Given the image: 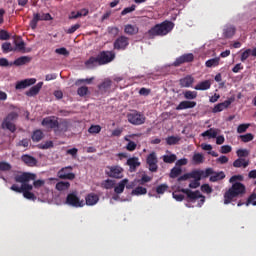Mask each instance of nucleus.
<instances>
[{"mask_svg": "<svg viewBox=\"0 0 256 256\" xmlns=\"http://www.w3.org/2000/svg\"><path fill=\"white\" fill-rule=\"evenodd\" d=\"M19 117V114L17 112H11L9 113L3 120L1 128L7 129L11 133H15L17 131V127L14 125L15 119Z\"/></svg>", "mask_w": 256, "mask_h": 256, "instance_id": "20e7f679", "label": "nucleus"}, {"mask_svg": "<svg viewBox=\"0 0 256 256\" xmlns=\"http://www.w3.org/2000/svg\"><path fill=\"white\" fill-rule=\"evenodd\" d=\"M194 82H195V78L189 75L179 80L180 87H186V88L191 87V85H193Z\"/></svg>", "mask_w": 256, "mask_h": 256, "instance_id": "bb28decb", "label": "nucleus"}, {"mask_svg": "<svg viewBox=\"0 0 256 256\" xmlns=\"http://www.w3.org/2000/svg\"><path fill=\"white\" fill-rule=\"evenodd\" d=\"M197 107V102L195 101H182L176 107V111H183L184 109H193Z\"/></svg>", "mask_w": 256, "mask_h": 256, "instance_id": "6ab92c4d", "label": "nucleus"}, {"mask_svg": "<svg viewBox=\"0 0 256 256\" xmlns=\"http://www.w3.org/2000/svg\"><path fill=\"white\" fill-rule=\"evenodd\" d=\"M129 47V38L127 36H120L114 42V49L117 51H125Z\"/></svg>", "mask_w": 256, "mask_h": 256, "instance_id": "2eb2a0df", "label": "nucleus"}, {"mask_svg": "<svg viewBox=\"0 0 256 256\" xmlns=\"http://www.w3.org/2000/svg\"><path fill=\"white\" fill-rule=\"evenodd\" d=\"M88 133H91V135H96L97 133H101V127L99 125H92L88 129Z\"/></svg>", "mask_w": 256, "mask_h": 256, "instance_id": "3c124183", "label": "nucleus"}, {"mask_svg": "<svg viewBox=\"0 0 256 256\" xmlns=\"http://www.w3.org/2000/svg\"><path fill=\"white\" fill-rule=\"evenodd\" d=\"M167 189H169V186L167 184H161L158 187H156V193L158 195H163V193H165Z\"/></svg>", "mask_w": 256, "mask_h": 256, "instance_id": "603ef678", "label": "nucleus"}, {"mask_svg": "<svg viewBox=\"0 0 256 256\" xmlns=\"http://www.w3.org/2000/svg\"><path fill=\"white\" fill-rule=\"evenodd\" d=\"M86 69H95V67H99V56H91L88 60L84 63Z\"/></svg>", "mask_w": 256, "mask_h": 256, "instance_id": "4be33fe9", "label": "nucleus"}, {"mask_svg": "<svg viewBox=\"0 0 256 256\" xmlns=\"http://www.w3.org/2000/svg\"><path fill=\"white\" fill-rule=\"evenodd\" d=\"M2 51H3V53H10L11 51H13V47L11 46V43L4 42L2 44Z\"/></svg>", "mask_w": 256, "mask_h": 256, "instance_id": "5fc2aeb1", "label": "nucleus"}, {"mask_svg": "<svg viewBox=\"0 0 256 256\" xmlns=\"http://www.w3.org/2000/svg\"><path fill=\"white\" fill-rule=\"evenodd\" d=\"M39 21H53V17L49 13H34L33 18L30 21V28L35 31L37 29V24Z\"/></svg>", "mask_w": 256, "mask_h": 256, "instance_id": "423d86ee", "label": "nucleus"}, {"mask_svg": "<svg viewBox=\"0 0 256 256\" xmlns=\"http://www.w3.org/2000/svg\"><path fill=\"white\" fill-rule=\"evenodd\" d=\"M139 95H142L143 97H149V95H151V89L143 87L139 90Z\"/></svg>", "mask_w": 256, "mask_h": 256, "instance_id": "e2e57ef3", "label": "nucleus"}, {"mask_svg": "<svg viewBox=\"0 0 256 256\" xmlns=\"http://www.w3.org/2000/svg\"><path fill=\"white\" fill-rule=\"evenodd\" d=\"M235 31H236V29L234 26H227L223 30V35L226 39H231V37H233V35H235Z\"/></svg>", "mask_w": 256, "mask_h": 256, "instance_id": "473e14b6", "label": "nucleus"}, {"mask_svg": "<svg viewBox=\"0 0 256 256\" xmlns=\"http://www.w3.org/2000/svg\"><path fill=\"white\" fill-rule=\"evenodd\" d=\"M67 131H69V122L65 119L58 121L54 133L57 135L58 133H67Z\"/></svg>", "mask_w": 256, "mask_h": 256, "instance_id": "a211bd4d", "label": "nucleus"}, {"mask_svg": "<svg viewBox=\"0 0 256 256\" xmlns=\"http://www.w3.org/2000/svg\"><path fill=\"white\" fill-rule=\"evenodd\" d=\"M180 192H181V190L180 191H174L172 193L173 199H175L176 201H183V199H185V195L180 194Z\"/></svg>", "mask_w": 256, "mask_h": 256, "instance_id": "13d9d810", "label": "nucleus"}, {"mask_svg": "<svg viewBox=\"0 0 256 256\" xmlns=\"http://www.w3.org/2000/svg\"><path fill=\"white\" fill-rule=\"evenodd\" d=\"M86 205L93 206L99 203V195L90 193L85 197Z\"/></svg>", "mask_w": 256, "mask_h": 256, "instance_id": "a878e982", "label": "nucleus"}, {"mask_svg": "<svg viewBox=\"0 0 256 256\" xmlns=\"http://www.w3.org/2000/svg\"><path fill=\"white\" fill-rule=\"evenodd\" d=\"M77 95L79 97H85L86 95H89V88L87 86H81L77 90Z\"/></svg>", "mask_w": 256, "mask_h": 256, "instance_id": "79ce46f5", "label": "nucleus"}, {"mask_svg": "<svg viewBox=\"0 0 256 256\" xmlns=\"http://www.w3.org/2000/svg\"><path fill=\"white\" fill-rule=\"evenodd\" d=\"M71 187V183L65 182V181H60L56 183V189L57 191H67Z\"/></svg>", "mask_w": 256, "mask_h": 256, "instance_id": "72a5a7b5", "label": "nucleus"}, {"mask_svg": "<svg viewBox=\"0 0 256 256\" xmlns=\"http://www.w3.org/2000/svg\"><path fill=\"white\" fill-rule=\"evenodd\" d=\"M163 161H164V163H175L177 161V155H175V154L164 155Z\"/></svg>", "mask_w": 256, "mask_h": 256, "instance_id": "a19ab883", "label": "nucleus"}, {"mask_svg": "<svg viewBox=\"0 0 256 256\" xmlns=\"http://www.w3.org/2000/svg\"><path fill=\"white\" fill-rule=\"evenodd\" d=\"M73 171V166H66L58 171L57 177L59 179H68L69 181H73L75 179V173Z\"/></svg>", "mask_w": 256, "mask_h": 256, "instance_id": "9b49d317", "label": "nucleus"}, {"mask_svg": "<svg viewBox=\"0 0 256 256\" xmlns=\"http://www.w3.org/2000/svg\"><path fill=\"white\" fill-rule=\"evenodd\" d=\"M43 87V82L37 83L35 86H32L29 91L26 92L27 97H35V95H39Z\"/></svg>", "mask_w": 256, "mask_h": 256, "instance_id": "b1692460", "label": "nucleus"}, {"mask_svg": "<svg viewBox=\"0 0 256 256\" xmlns=\"http://www.w3.org/2000/svg\"><path fill=\"white\" fill-rule=\"evenodd\" d=\"M247 192V188L241 182L232 183V186L224 193V205H229L233 199L243 197Z\"/></svg>", "mask_w": 256, "mask_h": 256, "instance_id": "7ed1b4c3", "label": "nucleus"}, {"mask_svg": "<svg viewBox=\"0 0 256 256\" xmlns=\"http://www.w3.org/2000/svg\"><path fill=\"white\" fill-rule=\"evenodd\" d=\"M106 175L112 179H123V167L119 165L107 166Z\"/></svg>", "mask_w": 256, "mask_h": 256, "instance_id": "6e6552de", "label": "nucleus"}, {"mask_svg": "<svg viewBox=\"0 0 256 256\" xmlns=\"http://www.w3.org/2000/svg\"><path fill=\"white\" fill-rule=\"evenodd\" d=\"M99 65H107L115 60L113 51H101L98 55Z\"/></svg>", "mask_w": 256, "mask_h": 256, "instance_id": "0eeeda50", "label": "nucleus"}, {"mask_svg": "<svg viewBox=\"0 0 256 256\" xmlns=\"http://www.w3.org/2000/svg\"><path fill=\"white\" fill-rule=\"evenodd\" d=\"M194 89L196 91H207V89H211V82L209 80L202 81L198 83Z\"/></svg>", "mask_w": 256, "mask_h": 256, "instance_id": "cd10ccee", "label": "nucleus"}, {"mask_svg": "<svg viewBox=\"0 0 256 256\" xmlns=\"http://www.w3.org/2000/svg\"><path fill=\"white\" fill-rule=\"evenodd\" d=\"M37 179V174L31 172H22L20 174H16L14 176V181L16 183H21V186L17 184H13L10 189L15 193H23V197L25 199H29L30 201H35L37 196L33 194V185L29 184L30 181H35Z\"/></svg>", "mask_w": 256, "mask_h": 256, "instance_id": "f257e3e1", "label": "nucleus"}, {"mask_svg": "<svg viewBox=\"0 0 256 256\" xmlns=\"http://www.w3.org/2000/svg\"><path fill=\"white\" fill-rule=\"evenodd\" d=\"M255 200H256V193L254 192L248 197V199L246 201V206L249 207V205H253L254 207H256Z\"/></svg>", "mask_w": 256, "mask_h": 256, "instance_id": "49530a36", "label": "nucleus"}, {"mask_svg": "<svg viewBox=\"0 0 256 256\" xmlns=\"http://www.w3.org/2000/svg\"><path fill=\"white\" fill-rule=\"evenodd\" d=\"M237 181H243V175H234L229 179V183H237Z\"/></svg>", "mask_w": 256, "mask_h": 256, "instance_id": "774afa93", "label": "nucleus"}, {"mask_svg": "<svg viewBox=\"0 0 256 256\" xmlns=\"http://www.w3.org/2000/svg\"><path fill=\"white\" fill-rule=\"evenodd\" d=\"M237 157H248L249 156V151L247 149H239L236 152Z\"/></svg>", "mask_w": 256, "mask_h": 256, "instance_id": "0e129e2a", "label": "nucleus"}, {"mask_svg": "<svg viewBox=\"0 0 256 256\" xmlns=\"http://www.w3.org/2000/svg\"><path fill=\"white\" fill-rule=\"evenodd\" d=\"M131 195H147V188L138 186L135 189L132 190Z\"/></svg>", "mask_w": 256, "mask_h": 256, "instance_id": "e433bc0d", "label": "nucleus"}, {"mask_svg": "<svg viewBox=\"0 0 256 256\" xmlns=\"http://www.w3.org/2000/svg\"><path fill=\"white\" fill-rule=\"evenodd\" d=\"M202 193H207L208 195L213 193V188L209 184H203L201 186Z\"/></svg>", "mask_w": 256, "mask_h": 256, "instance_id": "bf43d9fd", "label": "nucleus"}, {"mask_svg": "<svg viewBox=\"0 0 256 256\" xmlns=\"http://www.w3.org/2000/svg\"><path fill=\"white\" fill-rule=\"evenodd\" d=\"M192 161L195 165H201L205 161V157L201 153H196L193 155Z\"/></svg>", "mask_w": 256, "mask_h": 256, "instance_id": "c9c22d12", "label": "nucleus"}, {"mask_svg": "<svg viewBox=\"0 0 256 256\" xmlns=\"http://www.w3.org/2000/svg\"><path fill=\"white\" fill-rule=\"evenodd\" d=\"M251 55V49H246L242 54H241V61L245 62L247 59H249V56Z\"/></svg>", "mask_w": 256, "mask_h": 256, "instance_id": "69168bd1", "label": "nucleus"}, {"mask_svg": "<svg viewBox=\"0 0 256 256\" xmlns=\"http://www.w3.org/2000/svg\"><path fill=\"white\" fill-rule=\"evenodd\" d=\"M184 97L188 100L197 99V92L196 91H190L187 90L183 93Z\"/></svg>", "mask_w": 256, "mask_h": 256, "instance_id": "37998d69", "label": "nucleus"}, {"mask_svg": "<svg viewBox=\"0 0 256 256\" xmlns=\"http://www.w3.org/2000/svg\"><path fill=\"white\" fill-rule=\"evenodd\" d=\"M151 177L148 175H142L141 179L137 180L139 185H144L145 183H149L151 181Z\"/></svg>", "mask_w": 256, "mask_h": 256, "instance_id": "4d7b16f0", "label": "nucleus"}, {"mask_svg": "<svg viewBox=\"0 0 256 256\" xmlns=\"http://www.w3.org/2000/svg\"><path fill=\"white\" fill-rule=\"evenodd\" d=\"M135 9H137V6L135 4H132L131 7L124 8L121 12V15L125 16L129 13H133V11H135Z\"/></svg>", "mask_w": 256, "mask_h": 256, "instance_id": "864d4df0", "label": "nucleus"}, {"mask_svg": "<svg viewBox=\"0 0 256 256\" xmlns=\"http://www.w3.org/2000/svg\"><path fill=\"white\" fill-rule=\"evenodd\" d=\"M180 191H181V193H184L186 195V199L190 203H195V201H197V199H200L201 205H203V203H205V196H203L201 194V192H199V190H196L193 192L191 189L182 188Z\"/></svg>", "mask_w": 256, "mask_h": 256, "instance_id": "39448f33", "label": "nucleus"}, {"mask_svg": "<svg viewBox=\"0 0 256 256\" xmlns=\"http://www.w3.org/2000/svg\"><path fill=\"white\" fill-rule=\"evenodd\" d=\"M111 85H113V81H111L109 78H106L100 85H98V89L101 93H107L108 90L111 89Z\"/></svg>", "mask_w": 256, "mask_h": 256, "instance_id": "393cba45", "label": "nucleus"}, {"mask_svg": "<svg viewBox=\"0 0 256 256\" xmlns=\"http://www.w3.org/2000/svg\"><path fill=\"white\" fill-rule=\"evenodd\" d=\"M55 53H57L58 55H64L65 57H67L69 55V51L65 47L57 48L55 50Z\"/></svg>", "mask_w": 256, "mask_h": 256, "instance_id": "680f3d73", "label": "nucleus"}, {"mask_svg": "<svg viewBox=\"0 0 256 256\" xmlns=\"http://www.w3.org/2000/svg\"><path fill=\"white\" fill-rule=\"evenodd\" d=\"M81 28V24H75L72 25L68 30H66V33L68 35H73V33H75V31H77V29Z\"/></svg>", "mask_w": 256, "mask_h": 256, "instance_id": "052dcab7", "label": "nucleus"}, {"mask_svg": "<svg viewBox=\"0 0 256 256\" xmlns=\"http://www.w3.org/2000/svg\"><path fill=\"white\" fill-rule=\"evenodd\" d=\"M35 83H37V79L35 78L21 80L16 83L15 89L17 90L27 89V87H31V85H35Z\"/></svg>", "mask_w": 256, "mask_h": 256, "instance_id": "dca6fc26", "label": "nucleus"}, {"mask_svg": "<svg viewBox=\"0 0 256 256\" xmlns=\"http://www.w3.org/2000/svg\"><path fill=\"white\" fill-rule=\"evenodd\" d=\"M146 163L151 173H157L159 169V166L157 165L159 163V160L157 159V153L155 152L150 153L146 158Z\"/></svg>", "mask_w": 256, "mask_h": 256, "instance_id": "1a4fd4ad", "label": "nucleus"}, {"mask_svg": "<svg viewBox=\"0 0 256 256\" xmlns=\"http://www.w3.org/2000/svg\"><path fill=\"white\" fill-rule=\"evenodd\" d=\"M127 119L132 125H143L145 123V116L137 111L127 114Z\"/></svg>", "mask_w": 256, "mask_h": 256, "instance_id": "9d476101", "label": "nucleus"}, {"mask_svg": "<svg viewBox=\"0 0 256 256\" xmlns=\"http://www.w3.org/2000/svg\"><path fill=\"white\" fill-rule=\"evenodd\" d=\"M218 133L216 130L209 129L202 133V137H209L210 139H216Z\"/></svg>", "mask_w": 256, "mask_h": 256, "instance_id": "ea45409f", "label": "nucleus"}, {"mask_svg": "<svg viewBox=\"0 0 256 256\" xmlns=\"http://www.w3.org/2000/svg\"><path fill=\"white\" fill-rule=\"evenodd\" d=\"M127 183H129V180L123 179L117 186H115L114 192L117 195H121V193H123V191H125V185H127Z\"/></svg>", "mask_w": 256, "mask_h": 256, "instance_id": "2f4dec72", "label": "nucleus"}, {"mask_svg": "<svg viewBox=\"0 0 256 256\" xmlns=\"http://www.w3.org/2000/svg\"><path fill=\"white\" fill-rule=\"evenodd\" d=\"M124 32L126 33V35H137V33H139V28L137 26L127 24L124 27Z\"/></svg>", "mask_w": 256, "mask_h": 256, "instance_id": "7c9ffc66", "label": "nucleus"}, {"mask_svg": "<svg viewBox=\"0 0 256 256\" xmlns=\"http://www.w3.org/2000/svg\"><path fill=\"white\" fill-rule=\"evenodd\" d=\"M190 179H194L195 181H200L201 177H203V171L201 170H193L189 173Z\"/></svg>", "mask_w": 256, "mask_h": 256, "instance_id": "4c0bfd02", "label": "nucleus"}, {"mask_svg": "<svg viewBox=\"0 0 256 256\" xmlns=\"http://www.w3.org/2000/svg\"><path fill=\"white\" fill-rule=\"evenodd\" d=\"M31 139L34 143H39V141H41V139H43V131L41 130H35L32 133Z\"/></svg>", "mask_w": 256, "mask_h": 256, "instance_id": "f704fd0d", "label": "nucleus"}, {"mask_svg": "<svg viewBox=\"0 0 256 256\" xmlns=\"http://www.w3.org/2000/svg\"><path fill=\"white\" fill-rule=\"evenodd\" d=\"M219 58H212L206 61L205 65L206 67H217L219 65Z\"/></svg>", "mask_w": 256, "mask_h": 256, "instance_id": "a18cd8bd", "label": "nucleus"}, {"mask_svg": "<svg viewBox=\"0 0 256 256\" xmlns=\"http://www.w3.org/2000/svg\"><path fill=\"white\" fill-rule=\"evenodd\" d=\"M31 57L29 56H22L17 58L15 61L10 63V67H13L15 65L16 67H21V65H27V63H31Z\"/></svg>", "mask_w": 256, "mask_h": 256, "instance_id": "412c9836", "label": "nucleus"}, {"mask_svg": "<svg viewBox=\"0 0 256 256\" xmlns=\"http://www.w3.org/2000/svg\"><path fill=\"white\" fill-rule=\"evenodd\" d=\"M102 186L104 189H113V187H115V181L107 179L102 183Z\"/></svg>", "mask_w": 256, "mask_h": 256, "instance_id": "09e8293b", "label": "nucleus"}, {"mask_svg": "<svg viewBox=\"0 0 256 256\" xmlns=\"http://www.w3.org/2000/svg\"><path fill=\"white\" fill-rule=\"evenodd\" d=\"M179 141H180V138L176 136H170L166 138L167 145H177Z\"/></svg>", "mask_w": 256, "mask_h": 256, "instance_id": "de8ad7c7", "label": "nucleus"}, {"mask_svg": "<svg viewBox=\"0 0 256 256\" xmlns=\"http://www.w3.org/2000/svg\"><path fill=\"white\" fill-rule=\"evenodd\" d=\"M233 167H243L244 169H247V167H249V160H246L245 158H238L233 162Z\"/></svg>", "mask_w": 256, "mask_h": 256, "instance_id": "c85d7f7f", "label": "nucleus"}, {"mask_svg": "<svg viewBox=\"0 0 256 256\" xmlns=\"http://www.w3.org/2000/svg\"><path fill=\"white\" fill-rule=\"evenodd\" d=\"M21 161L28 167H35L37 165V158L29 155V154H24L21 156Z\"/></svg>", "mask_w": 256, "mask_h": 256, "instance_id": "aec40b11", "label": "nucleus"}, {"mask_svg": "<svg viewBox=\"0 0 256 256\" xmlns=\"http://www.w3.org/2000/svg\"><path fill=\"white\" fill-rule=\"evenodd\" d=\"M225 179V172H214L212 176H210L209 181L211 183H217V181H223Z\"/></svg>", "mask_w": 256, "mask_h": 256, "instance_id": "c756f323", "label": "nucleus"}, {"mask_svg": "<svg viewBox=\"0 0 256 256\" xmlns=\"http://www.w3.org/2000/svg\"><path fill=\"white\" fill-rule=\"evenodd\" d=\"M126 165H128L130 173H135L137 167H141V162L138 157H132L127 160Z\"/></svg>", "mask_w": 256, "mask_h": 256, "instance_id": "f3484780", "label": "nucleus"}, {"mask_svg": "<svg viewBox=\"0 0 256 256\" xmlns=\"http://www.w3.org/2000/svg\"><path fill=\"white\" fill-rule=\"evenodd\" d=\"M247 129H249V124H240L237 127V133H245V131H247Z\"/></svg>", "mask_w": 256, "mask_h": 256, "instance_id": "338daca9", "label": "nucleus"}, {"mask_svg": "<svg viewBox=\"0 0 256 256\" xmlns=\"http://www.w3.org/2000/svg\"><path fill=\"white\" fill-rule=\"evenodd\" d=\"M181 173H183V170L181 169V167H174L170 171V178L177 179V177H179Z\"/></svg>", "mask_w": 256, "mask_h": 256, "instance_id": "58836bf2", "label": "nucleus"}, {"mask_svg": "<svg viewBox=\"0 0 256 256\" xmlns=\"http://www.w3.org/2000/svg\"><path fill=\"white\" fill-rule=\"evenodd\" d=\"M41 125L43 127H46L47 129L55 130V129H57V126L59 125V120L55 116H48L42 120Z\"/></svg>", "mask_w": 256, "mask_h": 256, "instance_id": "ddd939ff", "label": "nucleus"}, {"mask_svg": "<svg viewBox=\"0 0 256 256\" xmlns=\"http://www.w3.org/2000/svg\"><path fill=\"white\" fill-rule=\"evenodd\" d=\"M175 24L169 20L163 21L160 24H156L150 30H148L147 35L150 39H155V37H165L168 33L173 31Z\"/></svg>", "mask_w": 256, "mask_h": 256, "instance_id": "f03ea898", "label": "nucleus"}, {"mask_svg": "<svg viewBox=\"0 0 256 256\" xmlns=\"http://www.w3.org/2000/svg\"><path fill=\"white\" fill-rule=\"evenodd\" d=\"M233 103L231 100H226L224 102L218 103L214 106L212 113H221V111H224V109L229 108V106Z\"/></svg>", "mask_w": 256, "mask_h": 256, "instance_id": "5701e85b", "label": "nucleus"}, {"mask_svg": "<svg viewBox=\"0 0 256 256\" xmlns=\"http://www.w3.org/2000/svg\"><path fill=\"white\" fill-rule=\"evenodd\" d=\"M11 169L12 166L8 162L0 161V171H11Z\"/></svg>", "mask_w": 256, "mask_h": 256, "instance_id": "8fccbe9b", "label": "nucleus"}, {"mask_svg": "<svg viewBox=\"0 0 256 256\" xmlns=\"http://www.w3.org/2000/svg\"><path fill=\"white\" fill-rule=\"evenodd\" d=\"M194 60L195 55H193V53H187L176 58V60L173 62V66L180 67V65H183V63H193Z\"/></svg>", "mask_w": 256, "mask_h": 256, "instance_id": "f8f14e48", "label": "nucleus"}, {"mask_svg": "<svg viewBox=\"0 0 256 256\" xmlns=\"http://www.w3.org/2000/svg\"><path fill=\"white\" fill-rule=\"evenodd\" d=\"M66 205L70 207H83V202L79 199V196L73 192L67 195Z\"/></svg>", "mask_w": 256, "mask_h": 256, "instance_id": "4468645a", "label": "nucleus"}, {"mask_svg": "<svg viewBox=\"0 0 256 256\" xmlns=\"http://www.w3.org/2000/svg\"><path fill=\"white\" fill-rule=\"evenodd\" d=\"M11 39V35H9V32L5 30L0 31V41H9Z\"/></svg>", "mask_w": 256, "mask_h": 256, "instance_id": "6e6d98bb", "label": "nucleus"}, {"mask_svg": "<svg viewBox=\"0 0 256 256\" xmlns=\"http://www.w3.org/2000/svg\"><path fill=\"white\" fill-rule=\"evenodd\" d=\"M240 139L243 143H249L250 141H253V139H255V136L251 133H247L245 135H241Z\"/></svg>", "mask_w": 256, "mask_h": 256, "instance_id": "c03bdc74", "label": "nucleus"}]
</instances>
